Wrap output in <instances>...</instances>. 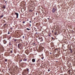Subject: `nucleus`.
<instances>
[{
    "label": "nucleus",
    "instance_id": "1",
    "mask_svg": "<svg viewBox=\"0 0 75 75\" xmlns=\"http://www.w3.org/2000/svg\"><path fill=\"white\" fill-rule=\"evenodd\" d=\"M68 72L69 73V75H72V71L71 70H69L68 71Z\"/></svg>",
    "mask_w": 75,
    "mask_h": 75
},
{
    "label": "nucleus",
    "instance_id": "2",
    "mask_svg": "<svg viewBox=\"0 0 75 75\" xmlns=\"http://www.w3.org/2000/svg\"><path fill=\"white\" fill-rule=\"evenodd\" d=\"M55 11H56V8H53L52 9L53 13H55Z\"/></svg>",
    "mask_w": 75,
    "mask_h": 75
},
{
    "label": "nucleus",
    "instance_id": "3",
    "mask_svg": "<svg viewBox=\"0 0 75 75\" xmlns=\"http://www.w3.org/2000/svg\"><path fill=\"white\" fill-rule=\"evenodd\" d=\"M15 14L16 16V18H17L18 17V13H15Z\"/></svg>",
    "mask_w": 75,
    "mask_h": 75
},
{
    "label": "nucleus",
    "instance_id": "4",
    "mask_svg": "<svg viewBox=\"0 0 75 75\" xmlns=\"http://www.w3.org/2000/svg\"><path fill=\"white\" fill-rule=\"evenodd\" d=\"M18 48H19V49H20V47H21V45L19 44L18 45Z\"/></svg>",
    "mask_w": 75,
    "mask_h": 75
},
{
    "label": "nucleus",
    "instance_id": "5",
    "mask_svg": "<svg viewBox=\"0 0 75 75\" xmlns=\"http://www.w3.org/2000/svg\"><path fill=\"white\" fill-rule=\"evenodd\" d=\"M3 42L4 44H6V43H7V41H6V40H3Z\"/></svg>",
    "mask_w": 75,
    "mask_h": 75
},
{
    "label": "nucleus",
    "instance_id": "6",
    "mask_svg": "<svg viewBox=\"0 0 75 75\" xmlns=\"http://www.w3.org/2000/svg\"><path fill=\"white\" fill-rule=\"evenodd\" d=\"M32 61L33 62H34L35 61V59H32Z\"/></svg>",
    "mask_w": 75,
    "mask_h": 75
},
{
    "label": "nucleus",
    "instance_id": "7",
    "mask_svg": "<svg viewBox=\"0 0 75 75\" xmlns=\"http://www.w3.org/2000/svg\"><path fill=\"white\" fill-rule=\"evenodd\" d=\"M3 8H4V9L6 8V6H5V5H3Z\"/></svg>",
    "mask_w": 75,
    "mask_h": 75
},
{
    "label": "nucleus",
    "instance_id": "8",
    "mask_svg": "<svg viewBox=\"0 0 75 75\" xmlns=\"http://www.w3.org/2000/svg\"><path fill=\"white\" fill-rule=\"evenodd\" d=\"M7 25V23H6L4 24V28H5V25Z\"/></svg>",
    "mask_w": 75,
    "mask_h": 75
},
{
    "label": "nucleus",
    "instance_id": "9",
    "mask_svg": "<svg viewBox=\"0 0 75 75\" xmlns=\"http://www.w3.org/2000/svg\"><path fill=\"white\" fill-rule=\"evenodd\" d=\"M23 61H27V59L24 58V59L23 60Z\"/></svg>",
    "mask_w": 75,
    "mask_h": 75
},
{
    "label": "nucleus",
    "instance_id": "10",
    "mask_svg": "<svg viewBox=\"0 0 75 75\" xmlns=\"http://www.w3.org/2000/svg\"><path fill=\"white\" fill-rule=\"evenodd\" d=\"M3 16H4L3 15H2L0 17L1 18H2L3 17Z\"/></svg>",
    "mask_w": 75,
    "mask_h": 75
},
{
    "label": "nucleus",
    "instance_id": "11",
    "mask_svg": "<svg viewBox=\"0 0 75 75\" xmlns=\"http://www.w3.org/2000/svg\"><path fill=\"white\" fill-rule=\"evenodd\" d=\"M11 42H10L9 43V45H11Z\"/></svg>",
    "mask_w": 75,
    "mask_h": 75
},
{
    "label": "nucleus",
    "instance_id": "12",
    "mask_svg": "<svg viewBox=\"0 0 75 75\" xmlns=\"http://www.w3.org/2000/svg\"><path fill=\"white\" fill-rule=\"evenodd\" d=\"M26 30H28V31H29V30H30V29L28 28H27L26 29Z\"/></svg>",
    "mask_w": 75,
    "mask_h": 75
},
{
    "label": "nucleus",
    "instance_id": "13",
    "mask_svg": "<svg viewBox=\"0 0 75 75\" xmlns=\"http://www.w3.org/2000/svg\"><path fill=\"white\" fill-rule=\"evenodd\" d=\"M13 52V51L12 50H11L10 52V53H11H11H12V52Z\"/></svg>",
    "mask_w": 75,
    "mask_h": 75
},
{
    "label": "nucleus",
    "instance_id": "14",
    "mask_svg": "<svg viewBox=\"0 0 75 75\" xmlns=\"http://www.w3.org/2000/svg\"><path fill=\"white\" fill-rule=\"evenodd\" d=\"M33 45H34V46H35V43H33Z\"/></svg>",
    "mask_w": 75,
    "mask_h": 75
},
{
    "label": "nucleus",
    "instance_id": "15",
    "mask_svg": "<svg viewBox=\"0 0 75 75\" xmlns=\"http://www.w3.org/2000/svg\"><path fill=\"white\" fill-rule=\"evenodd\" d=\"M5 62H7V59H5Z\"/></svg>",
    "mask_w": 75,
    "mask_h": 75
},
{
    "label": "nucleus",
    "instance_id": "16",
    "mask_svg": "<svg viewBox=\"0 0 75 75\" xmlns=\"http://www.w3.org/2000/svg\"><path fill=\"white\" fill-rule=\"evenodd\" d=\"M10 32H9V31H8V34H10Z\"/></svg>",
    "mask_w": 75,
    "mask_h": 75
},
{
    "label": "nucleus",
    "instance_id": "17",
    "mask_svg": "<svg viewBox=\"0 0 75 75\" xmlns=\"http://www.w3.org/2000/svg\"><path fill=\"white\" fill-rule=\"evenodd\" d=\"M57 33L56 32L54 34H55V35H57Z\"/></svg>",
    "mask_w": 75,
    "mask_h": 75
},
{
    "label": "nucleus",
    "instance_id": "18",
    "mask_svg": "<svg viewBox=\"0 0 75 75\" xmlns=\"http://www.w3.org/2000/svg\"><path fill=\"white\" fill-rule=\"evenodd\" d=\"M23 24H24V23H25V21H23Z\"/></svg>",
    "mask_w": 75,
    "mask_h": 75
},
{
    "label": "nucleus",
    "instance_id": "19",
    "mask_svg": "<svg viewBox=\"0 0 75 75\" xmlns=\"http://www.w3.org/2000/svg\"><path fill=\"white\" fill-rule=\"evenodd\" d=\"M20 62H21V61H22V59H21L19 60Z\"/></svg>",
    "mask_w": 75,
    "mask_h": 75
},
{
    "label": "nucleus",
    "instance_id": "20",
    "mask_svg": "<svg viewBox=\"0 0 75 75\" xmlns=\"http://www.w3.org/2000/svg\"><path fill=\"white\" fill-rule=\"evenodd\" d=\"M17 41V40L16 39H14V41Z\"/></svg>",
    "mask_w": 75,
    "mask_h": 75
},
{
    "label": "nucleus",
    "instance_id": "21",
    "mask_svg": "<svg viewBox=\"0 0 75 75\" xmlns=\"http://www.w3.org/2000/svg\"><path fill=\"white\" fill-rule=\"evenodd\" d=\"M52 40H54V38H53L52 37Z\"/></svg>",
    "mask_w": 75,
    "mask_h": 75
},
{
    "label": "nucleus",
    "instance_id": "22",
    "mask_svg": "<svg viewBox=\"0 0 75 75\" xmlns=\"http://www.w3.org/2000/svg\"><path fill=\"white\" fill-rule=\"evenodd\" d=\"M70 52H71V53L72 52V50H70Z\"/></svg>",
    "mask_w": 75,
    "mask_h": 75
},
{
    "label": "nucleus",
    "instance_id": "23",
    "mask_svg": "<svg viewBox=\"0 0 75 75\" xmlns=\"http://www.w3.org/2000/svg\"><path fill=\"white\" fill-rule=\"evenodd\" d=\"M41 58L42 59H44V57H42Z\"/></svg>",
    "mask_w": 75,
    "mask_h": 75
},
{
    "label": "nucleus",
    "instance_id": "24",
    "mask_svg": "<svg viewBox=\"0 0 75 75\" xmlns=\"http://www.w3.org/2000/svg\"><path fill=\"white\" fill-rule=\"evenodd\" d=\"M48 72H50V69H48Z\"/></svg>",
    "mask_w": 75,
    "mask_h": 75
},
{
    "label": "nucleus",
    "instance_id": "25",
    "mask_svg": "<svg viewBox=\"0 0 75 75\" xmlns=\"http://www.w3.org/2000/svg\"><path fill=\"white\" fill-rule=\"evenodd\" d=\"M27 71H29V69H27Z\"/></svg>",
    "mask_w": 75,
    "mask_h": 75
},
{
    "label": "nucleus",
    "instance_id": "26",
    "mask_svg": "<svg viewBox=\"0 0 75 75\" xmlns=\"http://www.w3.org/2000/svg\"><path fill=\"white\" fill-rule=\"evenodd\" d=\"M49 37H50V36H51V34H50L49 35Z\"/></svg>",
    "mask_w": 75,
    "mask_h": 75
},
{
    "label": "nucleus",
    "instance_id": "27",
    "mask_svg": "<svg viewBox=\"0 0 75 75\" xmlns=\"http://www.w3.org/2000/svg\"><path fill=\"white\" fill-rule=\"evenodd\" d=\"M30 11H31V12H32V11H33V10H30Z\"/></svg>",
    "mask_w": 75,
    "mask_h": 75
},
{
    "label": "nucleus",
    "instance_id": "28",
    "mask_svg": "<svg viewBox=\"0 0 75 75\" xmlns=\"http://www.w3.org/2000/svg\"><path fill=\"white\" fill-rule=\"evenodd\" d=\"M29 24H30V27H31V24H30L29 23Z\"/></svg>",
    "mask_w": 75,
    "mask_h": 75
},
{
    "label": "nucleus",
    "instance_id": "29",
    "mask_svg": "<svg viewBox=\"0 0 75 75\" xmlns=\"http://www.w3.org/2000/svg\"><path fill=\"white\" fill-rule=\"evenodd\" d=\"M38 39L39 40H40L41 39V38H39Z\"/></svg>",
    "mask_w": 75,
    "mask_h": 75
},
{
    "label": "nucleus",
    "instance_id": "30",
    "mask_svg": "<svg viewBox=\"0 0 75 75\" xmlns=\"http://www.w3.org/2000/svg\"><path fill=\"white\" fill-rule=\"evenodd\" d=\"M4 23H6V21L5 20H4Z\"/></svg>",
    "mask_w": 75,
    "mask_h": 75
},
{
    "label": "nucleus",
    "instance_id": "31",
    "mask_svg": "<svg viewBox=\"0 0 75 75\" xmlns=\"http://www.w3.org/2000/svg\"><path fill=\"white\" fill-rule=\"evenodd\" d=\"M23 38L24 39V36H23Z\"/></svg>",
    "mask_w": 75,
    "mask_h": 75
},
{
    "label": "nucleus",
    "instance_id": "32",
    "mask_svg": "<svg viewBox=\"0 0 75 75\" xmlns=\"http://www.w3.org/2000/svg\"><path fill=\"white\" fill-rule=\"evenodd\" d=\"M35 34H37V32H36V33H35Z\"/></svg>",
    "mask_w": 75,
    "mask_h": 75
},
{
    "label": "nucleus",
    "instance_id": "33",
    "mask_svg": "<svg viewBox=\"0 0 75 75\" xmlns=\"http://www.w3.org/2000/svg\"><path fill=\"white\" fill-rule=\"evenodd\" d=\"M7 3V1H5V3Z\"/></svg>",
    "mask_w": 75,
    "mask_h": 75
},
{
    "label": "nucleus",
    "instance_id": "34",
    "mask_svg": "<svg viewBox=\"0 0 75 75\" xmlns=\"http://www.w3.org/2000/svg\"><path fill=\"white\" fill-rule=\"evenodd\" d=\"M30 23H31V21H30Z\"/></svg>",
    "mask_w": 75,
    "mask_h": 75
},
{
    "label": "nucleus",
    "instance_id": "35",
    "mask_svg": "<svg viewBox=\"0 0 75 75\" xmlns=\"http://www.w3.org/2000/svg\"><path fill=\"white\" fill-rule=\"evenodd\" d=\"M50 54H52V53H50Z\"/></svg>",
    "mask_w": 75,
    "mask_h": 75
},
{
    "label": "nucleus",
    "instance_id": "36",
    "mask_svg": "<svg viewBox=\"0 0 75 75\" xmlns=\"http://www.w3.org/2000/svg\"><path fill=\"white\" fill-rule=\"evenodd\" d=\"M70 50H71V49H70Z\"/></svg>",
    "mask_w": 75,
    "mask_h": 75
},
{
    "label": "nucleus",
    "instance_id": "37",
    "mask_svg": "<svg viewBox=\"0 0 75 75\" xmlns=\"http://www.w3.org/2000/svg\"><path fill=\"white\" fill-rule=\"evenodd\" d=\"M47 19H48V20H49V18H47Z\"/></svg>",
    "mask_w": 75,
    "mask_h": 75
},
{
    "label": "nucleus",
    "instance_id": "38",
    "mask_svg": "<svg viewBox=\"0 0 75 75\" xmlns=\"http://www.w3.org/2000/svg\"><path fill=\"white\" fill-rule=\"evenodd\" d=\"M11 29H12V28H11Z\"/></svg>",
    "mask_w": 75,
    "mask_h": 75
},
{
    "label": "nucleus",
    "instance_id": "39",
    "mask_svg": "<svg viewBox=\"0 0 75 75\" xmlns=\"http://www.w3.org/2000/svg\"><path fill=\"white\" fill-rule=\"evenodd\" d=\"M39 61V60H38V62Z\"/></svg>",
    "mask_w": 75,
    "mask_h": 75
},
{
    "label": "nucleus",
    "instance_id": "40",
    "mask_svg": "<svg viewBox=\"0 0 75 75\" xmlns=\"http://www.w3.org/2000/svg\"><path fill=\"white\" fill-rule=\"evenodd\" d=\"M52 32H54V31L52 30Z\"/></svg>",
    "mask_w": 75,
    "mask_h": 75
},
{
    "label": "nucleus",
    "instance_id": "41",
    "mask_svg": "<svg viewBox=\"0 0 75 75\" xmlns=\"http://www.w3.org/2000/svg\"><path fill=\"white\" fill-rule=\"evenodd\" d=\"M36 14H37V13H36Z\"/></svg>",
    "mask_w": 75,
    "mask_h": 75
},
{
    "label": "nucleus",
    "instance_id": "42",
    "mask_svg": "<svg viewBox=\"0 0 75 75\" xmlns=\"http://www.w3.org/2000/svg\"><path fill=\"white\" fill-rule=\"evenodd\" d=\"M1 18V17L0 16V18Z\"/></svg>",
    "mask_w": 75,
    "mask_h": 75
},
{
    "label": "nucleus",
    "instance_id": "43",
    "mask_svg": "<svg viewBox=\"0 0 75 75\" xmlns=\"http://www.w3.org/2000/svg\"><path fill=\"white\" fill-rule=\"evenodd\" d=\"M56 51V50H57V49H55V50Z\"/></svg>",
    "mask_w": 75,
    "mask_h": 75
}]
</instances>
